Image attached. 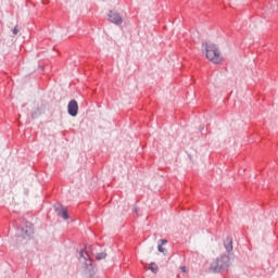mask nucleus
Wrapping results in <instances>:
<instances>
[{
	"instance_id": "20e7f679",
	"label": "nucleus",
	"mask_w": 278,
	"mask_h": 278,
	"mask_svg": "<svg viewBox=\"0 0 278 278\" xmlns=\"http://www.w3.org/2000/svg\"><path fill=\"white\" fill-rule=\"evenodd\" d=\"M108 17L110 23H114L115 25H121L123 23V17L114 11H110Z\"/></svg>"
},
{
	"instance_id": "f8f14e48",
	"label": "nucleus",
	"mask_w": 278,
	"mask_h": 278,
	"mask_svg": "<svg viewBox=\"0 0 278 278\" xmlns=\"http://www.w3.org/2000/svg\"><path fill=\"white\" fill-rule=\"evenodd\" d=\"M180 269L182 270V273H188V269L186 268V266L180 267Z\"/></svg>"
},
{
	"instance_id": "6e6552de",
	"label": "nucleus",
	"mask_w": 278,
	"mask_h": 278,
	"mask_svg": "<svg viewBox=\"0 0 278 278\" xmlns=\"http://www.w3.org/2000/svg\"><path fill=\"white\" fill-rule=\"evenodd\" d=\"M149 270H152L155 274L160 270V268L155 265V263H151Z\"/></svg>"
},
{
	"instance_id": "ddd939ff",
	"label": "nucleus",
	"mask_w": 278,
	"mask_h": 278,
	"mask_svg": "<svg viewBox=\"0 0 278 278\" xmlns=\"http://www.w3.org/2000/svg\"><path fill=\"white\" fill-rule=\"evenodd\" d=\"M79 256L84 257V260H86V256H84V250L80 251Z\"/></svg>"
},
{
	"instance_id": "7ed1b4c3",
	"label": "nucleus",
	"mask_w": 278,
	"mask_h": 278,
	"mask_svg": "<svg viewBox=\"0 0 278 278\" xmlns=\"http://www.w3.org/2000/svg\"><path fill=\"white\" fill-rule=\"evenodd\" d=\"M67 112L70 116H77V112H79V105L77 104V101L72 100L68 102Z\"/></svg>"
},
{
	"instance_id": "423d86ee",
	"label": "nucleus",
	"mask_w": 278,
	"mask_h": 278,
	"mask_svg": "<svg viewBox=\"0 0 278 278\" xmlns=\"http://www.w3.org/2000/svg\"><path fill=\"white\" fill-rule=\"evenodd\" d=\"M224 247L228 253H231V251H233V241L230 238H227L224 242Z\"/></svg>"
},
{
	"instance_id": "9d476101",
	"label": "nucleus",
	"mask_w": 278,
	"mask_h": 278,
	"mask_svg": "<svg viewBox=\"0 0 278 278\" xmlns=\"http://www.w3.org/2000/svg\"><path fill=\"white\" fill-rule=\"evenodd\" d=\"M25 233H26V236H30L34 233V231L31 229H29V230H25Z\"/></svg>"
},
{
	"instance_id": "4468645a",
	"label": "nucleus",
	"mask_w": 278,
	"mask_h": 278,
	"mask_svg": "<svg viewBox=\"0 0 278 278\" xmlns=\"http://www.w3.org/2000/svg\"><path fill=\"white\" fill-rule=\"evenodd\" d=\"M162 244H167L168 241L166 240H161Z\"/></svg>"
},
{
	"instance_id": "9b49d317",
	"label": "nucleus",
	"mask_w": 278,
	"mask_h": 278,
	"mask_svg": "<svg viewBox=\"0 0 278 278\" xmlns=\"http://www.w3.org/2000/svg\"><path fill=\"white\" fill-rule=\"evenodd\" d=\"M160 253H164L165 249L162 245H159Z\"/></svg>"
},
{
	"instance_id": "39448f33",
	"label": "nucleus",
	"mask_w": 278,
	"mask_h": 278,
	"mask_svg": "<svg viewBox=\"0 0 278 278\" xmlns=\"http://www.w3.org/2000/svg\"><path fill=\"white\" fill-rule=\"evenodd\" d=\"M58 216H61V218H64V220H68V211L64 207L56 208Z\"/></svg>"
},
{
	"instance_id": "f03ea898",
	"label": "nucleus",
	"mask_w": 278,
	"mask_h": 278,
	"mask_svg": "<svg viewBox=\"0 0 278 278\" xmlns=\"http://www.w3.org/2000/svg\"><path fill=\"white\" fill-rule=\"evenodd\" d=\"M227 266H229L228 255H224L212 263V268L215 270V273H220V270L227 268Z\"/></svg>"
},
{
	"instance_id": "0eeeda50",
	"label": "nucleus",
	"mask_w": 278,
	"mask_h": 278,
	"mask_svg": "<svg viewBox=\"0 0 278 278\" xmlns=\"http://www.w3.org/2000/svg\"><path fill=\"white\" fill-rule=\"evenodd\" d=\"M108 257V253L100 252L96 254V260H105Z\"/></svg>"
},
{
	"instance_id": "f257e3e1",
	"label": "nucleus",
	"mask_w": 278,
	"mask_h": 278,
	"mask_svg": "<svg viewBox=\"0 0 278 278\" xmlns=\"http://www.w3.org/2000/svg\"><path fill=\"white\" fill-rule=\"evenodd\" d=\"M202 49L208 62H212L213 64H220V62H223V53H220V49H218L216 43L212 41L203 42Z\"/></svg>"
},
{
	"instance_id": "1a4fd4ad",
	"label": "nucleus",
	"mask_w": 278,
	"mask_h": 278,
	"mask_svg": "<svg viewBox=\"0 0 278 278\" xmlns=\"http://www.w3.org/2000/svg\"><path fill=\"white\" fill-rule=\"evenodd\" d=\"M18 26H15L14 29H13V36H16L18 35Z\"/></svg>"
}]
</instances>
